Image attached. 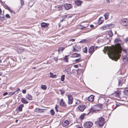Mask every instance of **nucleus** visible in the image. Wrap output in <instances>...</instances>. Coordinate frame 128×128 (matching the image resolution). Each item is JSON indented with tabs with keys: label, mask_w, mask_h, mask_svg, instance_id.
Listing matches in <instances>:
<instances>
[{
	"label": "nucleus",
	"mask_w": 128,
	"mask_h": 128,
	"mask_svg": "<svg viewBox=\"0 0 128 128\" xmlns=\"http://www.w3.org/2000/svg\"><path fill=\"white\" fill-rule=\"evenodd\" d=\"M114 44L115 46L113 48L108 50V56L109 58H111L110 55L112 56H115L117 54L121 53L122 48L120 46V44L122 43L121 40L119 38H116L114 40Z\"/></svg>",
	"instance_id": "obj_1"
},
{
	"label": "nucleus",
	"mask_w": 128,
	"mask_h": 128,
	"mask_svg": "<svg viewBox=\"0 0 128 128\" xmlns=\"http://www.w3.org/2000/svg\"><path fill=\"white\" fill-rule=\"evenodd\" d=\"M101 108V106L98 105H96L90 108V112L88 113L87 114L89 115L91 113L92 114V113L94 112L96 113L98 112L99 109Z\"/></svg>",
	"instance_id": "obj_2"
},
{
	"label": "nucleus",
	"mask_w": 128,
	"mask_h": 128,
	"mask_svg": "<svg viewBox=\"0 0 128 128\" xmlns=\"http://www.w3.org/2000/svg\"><path fill=\"white\" fill-rule=\"evenodd\" d=\"M104 123V119L102 117H101L98 118L95 124L98 126L101 127L102 126Z\"/></svg>",
	"instance_id": "obj_3"
},
{
	"label": "nucleus",
	"mask_w": 128,
	"mask_h": 128,
	"mask_svg": "<svg viewBox=\"0 0 128 128\" xmlns=\"http://www.w3.org/2000/svg\"><path fill=\"white\" fill-rule=\"evenodd\" d=\"M120 24L124 26H128V20L126 18L122 19L120 22Z\"/></svg>",
	"instance_id": "obj_4"
},
{
	"label": "nucleus",
	"mask_w": 128,
	"mask_h": 128,
	"mask_svg": "<svg viewBox=\"0 0 128 128\" xmlns=\"http://www.w3.org/2000/svg\"><path fill=\"white\" fill-rule=\"evenodd\" d=\"M113 26V25L110 24L104 26L100 28V29L102 30H104L108 28H112Z\"/></svg>",
	"instance_id": "obj_5"
},
{
	"label": "nucleus",
	"mask_w": 128,
	"mask_h": 128,
	"mask_svg": "<svg viewBox=\"0 0 128 128\" xmlns=\"http://www.w3.org/2000/svg\"><path fill=\"white\" fill-rule=\"evenodd\" d=\"M93 125V123L90 122H87L84 124V126L85 128H89L91 127Z\"/></svg>",
	"instance_id": "obj_6"
},
{
	"label": "nucleus",
	"mask_w": 128,
	"mask_h": 128,
	"mask_svg": "<svg viewBox=\"0 0 128 128\" xmlns=\"http://www.w3.org/2000/svg\"><path fill=\"white\" fill-rule=\"evenodd\" d=\"M68 104H72L73 102V98L72 96L70 94H68Z\"/></svg>",
	"instance_id": "obj_7"
},
{
	"label": "nucleus",
	"mask_w": 128,
	"mask_h": 128,
	"mask_svg": "<svg viewBox=\"0 0 128 128\" xmlns=\"http://www.w3.org/2000/svg\"><path fill=\"white\" fill-rule=\"evenodd\" d=\"M95 48L94 46H91L89 48L88 52L89 53L91 54H92L94 52Z\"/></svg>",
	"instance_id": "obj_8"
},
{
	"label": "nucleus",
	"mask_w": 128,
	"mask_h": 128,
	"mask_svg": "<svg viewBox=\"0 0 128 128\" xmlns=\"http://www.w3.org/2000/svg\"><path fill=\"white\" fill-rule=\"evenodd\" d=\"M78 110L81 112H82L86 108V106L83 104L80 105L78 107Z\"/></svg>",
	"instance_id": "obj_9"
},
{
	"label": "nucleus",
	"mask_w": 128,
	"mask_h": 128,
	"mask_svg": "<svg viewBox=\"0 0 128 128\" xmlns=\"http://www.w3.org/2000/svg\"><path fill=\"white\" fill-rule=\"evenodd\" d=\"M44 109H42L39 108H36L34 110V111L35 112L39 113H41L44 112Z\"/></svg>",
	"instance_id": "obj_10"
},
{
	"label": "nucleus",
	"mask_w": 128,
	"mask_h": 128,
	"mask_svg": "<svg viewBox=\"0 0 128 128\" xmlns=\"http://www.w3.org/2000/svg\"><path fill=\"white\" fill-rule=\"evenodd\" d=\"M69 123V122L68 120H64L62 122V124L63 126L65 127L68 126Z\"/></svg>",
	"instance_id": "obj_11"
},
{
	"label": "nucleus",
	"mask_w": 128,
	"mask_h": 128,
	"mask_svg": "<svg viewBox=\"0 0 128 128\" xmlns=\"http://www.w3.org/2000/svg\"><path fill=\"white\" fill-rule=\"evenodd\" d=\"M63 6L66 9L68 10L72 8V6L71 4H64Z\"/></svg>",
	"instance_id": "obj_12"
},
{
	"label": "nucleus",
	"mask_w": 128,
	"mask_h": 128,
	"mask_svg": "<svg viewBox=\"0 0 128 128\" xmlns=\"http://www.w3.org/2000/svg\"><path fill=\"white\" fill-rule=\"evenodd\" d=\"M81 49L80 47L78 46H76L75 47L73 48V51L77 52L80 51Z\"/></svg>",
	"instance_id": "obj_13"
},
{
	"label": "nucleus",
	"mask_w": 128,
	"mask_h": 128,
	"mask_svg": "<svg viewBox=\"0 0 128 128\" xmlns=\"http://www.w3.org/2000/svg\"><path fill=\"white\" fill-rule=\"evenodd\" d=\"M106 34L107 35H108L110 37H112L113 35V34L112 31L110 30L107 31Z\"/></svg>",
	"instance_id": "obj_14"
},
{
	"label": "nucleus",
	"mask_w": 128,
	"mask_h": 128,
	"mask_svg": "<svg viewBox=\"0 0 128 128\" xmlns=\"http://www.w3.org/2000/svg\"><path fill=\"white\" fill-rule=\"evenodd\" d=\"M60 106H63L65 107L66 106V105L65 102L63 101V99H62L61 100L60 102Z\"/></svg>",
	"instance_id": "obj_15"
},
{
	"label": "nucleus",
	"mask_w": 128,
	"mask_h": 128,
	"mask_svg": "<svg viewBox=\"0 0 128 128\" xmlns=\"http://www.w3.org/2000/svg\"><path fill=\"white\" fill-rule=\"evenodd\" d=\"M104 20L103 17H100L99 19L98 20V23L99 24H102L104 22Z\"/></svg>",
	"instance_id": "obj_16"
},
{
	"label": "nucleus",
	"mask_w": 128,
	"mask_h": 128,
	"mask_svg": "<svg viewBox=\"0 0 128 128\" xmlns=\"http://www.w3.org/2000/svg\"><path fill=\"white\" fill-rule=\"evenodd\" d=\"M4 6L6 9L8 10L9 11L11 12L12 13L14 14V12L10 10V8L8 6L4 4Z\"/></svg>",
	"instance_id": "obj_17"
},
{
	"label": "nucleus",
	"mask_w": 128,
	"mask_h": 128,
	"mask_svg": "<svg viewBox=\"0 0 128 128\" xmlns=\"http://www.w3.org/2000/svg\"><path fill=\"white\" fill-rule=\"evenodd\" d=\"M120 92H116L113 94V96L117 98H119Z\"/></svg>",
	"instance_id": "obj_18"
},
{
	"label": "nucleus",
	"mask_w": 128,
	"mask_h": 128,
	"mask_svg": "<svg viewBox=\"0 0 128 128\" xmlns=\"http://www.w3.org/2000/svg\"><path fill=\"white\" fill-rule=\"evenodd\" d=\"M125 80L124 79H122V80H120L118 81V85L121 86L124 83Z\"/></svg>",
	"instance_id": "obj_19"
},
{
	"label": "nucleus",
	"mask_w": 128,
	"mask_h": 128,
	"mask_svg": "<svg viewBox=\"0 0 128 128\" xmlns=\"http://www.w3.org/2000/svg\"><path fill=\"white\" fill-rule=\"evenodd\" d=\"M94 98V97L93 95H91L88 98V100L90 102H92L93 101Z\"/></svg>",
	"instance_id": "obj_20"
},
{
	"label": "nucleus",
	"mask_w": 128,
	"mask_h": 128,
	"mask_svg": "<svg viewBox=\"0 0 128 128\" xmlns=\"http://www.w3.org/2000/svg\"><path fill=\"white\" fill-rule=\"evenodd\" d=\"M49 25L48 23H46L45 22H42L41 24V26L42 27H45L48 26Z\"/></svg>",
	"instance_id": "obj_21"
},
{
	"label": "nucleus",
	"mask_w": 128,
	"mask_h": 128,
	"mask_svg": "<svg viewBox=\"0 0 128 128\" xmlns=\"http://www.w3.org/2000/svg\"><path fill=\"white\" fill-rule=\"evenodd\" d=\"M80 54L77 53H75L73 54L72 56V57L75 58L79 57Z\"/></svg>",
	"instance_id": "obj_22"
},
{
	"label": "nucleus",
	"mask_w": 128,
	"mask_h": 128,
	"mask_svg": "<svg viewBox=\"0 0 128 128\" xmlns=\"http://www.w3.org/2000/svg\"><path fill=\"white\" fill-rule=\"evenodd\" d=\"M82 3V2L79 0H77L75 2L76 4L78 6L80 5Z\"/></svg>",
	"instance_id": "obj_23"
},
{
	"label": "nucleus",
	"mask_w": 128,
	"mask_h": 128,
	"mask_svg": "<svg viewBox=\"0 0 128 128\" xmlns=\"http://www.w3.org/2000/svg\"><path fill=\"white\" fill-rule=\"evenodd\" d=\"M21 101L24 104H27L28 103V102L26 100V99L24 98H21Z\"/></svg>",
	"instance_id": "obj_24"
},
{
	"label": "nucleus",
	"mask_w": 128,
	"mask_h": 128,
	"mask_svg": "<svg viewBox=\"0 0 128 128\" xmlns=\"http://www.w3.org/2000/svg\"><path fill=\"white\" fill-rule=\"evenodd\" d=\"M63 6H61L58 5L56 6V8L58 10H62V8Z\"/></svg>",
	"instance_id": "obj_25"
},
{
	"label": "nucleus",
	"mask_w": 128,
	"mask_h": 128,
	"mask_svg": "<svg viewBox=\"0 0 128 128\" xmlns=\"http://www.w3.org/2000/svg\"><path fill=\"white\" fill-rule=\"evenodd\" d=\"M122 59L124 61L127 62L128 60V58L126 56H122Z\"/></svg>",
	"instance_id": "obj_26"
},
{
	"label": "nucleus",
	"mask_w": 128,
	"mask_h": 128,
	"mask_svg": "<svg viewBox=\"0 0 128 128\" xmlns=\"http://www.w3.org/2000/svg\"><path fill=\"white\" fill-rule=\"evenodd\" d=\"M109 14L108 12H106L104 14V16L106 20L108 18Z\"/></svg>",
	"instance_id": "obj_27"
},
{
	"label": "nucleus",
	"mask_w": 128,
	"mask_h": 128,
	"mask_svg": "<svg viewBox=\"0 0 128 128\" xmlns=\"http://www.w3.org/2000/svg\"><path fill=\"white\" fill-rule=\"evenodd\" d=\"M41 88L43 90H46L47 89V87L46 85L42 84L41 86Z\"/></svg>",
	"instance_id": "obj_28"
},
{
	"label": "nucleus",
	"mask_w": 128,
	"mask_h": 128,
	"mask_svg": "<svg viewBox=\"0 0 128 128\" xmlns=\"http://www.w3.org/2000/svg\"><path fill=\"white\" fill-rule=\"evenodd\" d=\"M50 77L52 78H56V74L54 75L51 72H50Z\"/></svg>",
	"instance_id": "obj_29"
},
{
	"label": "nucleus",
	"mask_w": 128,
	"mask_h": 128,
	"mask_svg": "<svg viewBox=\"0 0 128 128\" xmlns=\"http://www.w3.org/2000/svg\"><path fill=\"white\" fill-rule=\"evenodd\" d=\"M24 106V105L23 104H20L18 107V109L19 111H21L22 110V108Z\"/></svg>",
	"instance_id": "obj_30"
},
{
	"label": "nucleus",
	"mask_w": 128,
	"mask_h": 128,
	"mask_svg": "<svg viewBox=\"0 0 128 128\" xmlns=\"http://www.w3.org/2000/svg\"><path fill=\"white\" fill-rule=\"evenodd\" d=\"M26 98L29 100H31L32 98V96L29 94L28 95L26 96Z\"/></svg>",
	"instance_id": "obj_31"
},
{
	"label": "nucleus",
	"mask_w": 128,
	"mask_h": 128,
	"mask_svg": "<svg viewBox=\"0 0 128 128\" xmlns=\"http://www.w3.org/2000/svg\"><path fill=\"white\" fill-rule=\"evenodd\" d=\"M68 56H66L64 59V60L65 62H68Z\"/></svg>",
	"instance_id": "obj_32"
},
{
	"label": "nucleus",
	"mask_w": 128,
	"mask_h": 128,
	"mask_svg": "<svg viewBox=\"0 0 128 128\" xmlns=\"http://www.w3.org/2000/svg\"><path fill=\"white\" fill-rule=\"evenodd\" d=\"M64 48L63 47H59L58 48V53H59L61 51L62 52L64 50Z\"/></svg>",
	"instance_id": "obj_33"
},
{
	"label": "nucleus",
	"mask_w": 128,
	"mask_h": 128,
	"mask_svg": "<svg viewBox=\"0 0 128 128\" xmlns=\"http://www.w3.org/2000/svg\"><path fill=\"white\" fill-rule=\"evenodd\" d=\"M124 94L125 95H128V88L126 89L124 91Z\"/></svg>",
	"instance_id": "obj_34"
},
{
	"label": "nucleus",
	"mask_w": 128,
	"mask_h": 128,
	"mask_svg": "<svg viewBox=\"0 0 128 128\" xmlns=\"http://www.w3.org/2000/svg\"><path fill=\"white\" fill-rule=\"evenodd\" d=\"M86 114H82L80 116V118L81 120H82L85 117V115Z\"/></svg>",
	"instance_id": "obj_35"
},
{
	"label": "nucleus",
	"mask_w": 128,
	"mask_h": 128,
	"mask_svg": "<svg viewBox=\"0 0 128 128\" xmlns=\"http://www.w3.org/2000/svg\"><path fill=\"white\" fill-rule=\"evenodd\" d=\"M50 114L53 115L55 114V112L53 109H51L50 111Z\"/></svg>",
	"instance_id": "obj_36"
},
{
	"label": "nucleus",
	"mask_w": 128,
	"mask_h": 128,
	"mask_svg": "<svg viewBox=\"0 0 128 128\" xmlns=\"http://www.w3.org/2000/svg\"><path fill=\"white\" fill-rule=\"evenodd\" d=\"M59 91L60 92L61 94L62 95L63 94L65 93V91L63 90L60 89L59 90Z\"/></svg>",
	"instance_id": "obj_37"
},
{
	"label": "nucleus",
	"mask_w": 128,
	"mask_h": 128,
	"mask_svg": "<svg viewBox=\"0 0 128 128\" xmlns=\"http://www.w3.org/2000/svg\"><path fill=\"white\" fill-rule=\"evenodd\" d=\"M82 61V60L80 58L78 59L75 60V62H79Z\"/></svg>",
	"instance_id": "obj_38"
},
{
	"label": "nucleus",
	"mask_w": 128,
	"mask_h": 128,
	"mask_svg": "<svg viewBox=\"0 0 128 128\" xmlns=\"http://www.w3.org/2000/svg\"><path fill=\"white\" fill-rule=\"evenodd\" d=\"M64 78H65V75H62L61 77V80L62 81H64Z\"/></svg>",
	"instance_id": "obj_39"
},
{
	"label": "nucleus",
	"mask_w": 128,
	"mask_h": 128,
	"mask_svg": "<svg viewBox=\"0 0 128 128\" xmlns=\"http://www.w3.org/2000/svg\"><path fill=\"white\" fill-rule=\"evenodd\" d=\"M88 26H82V28H80V26H79V28L80 29L82 30H84L85 28H86V27Z\"/></svg>",
	"instance_id": "obj_40"
},
{
	"label": "nucleus",
	"mask_w": 128,
	"mask_h": 128,
	"mask_svg": "<svg viewBox=\"0 0 128 128\" xmlns=\"http://www.w3.org/2000/svg\"><path fill=\"white\" fill-rule=\"evenodd\" d=\"M58 106H59L58 105H57V104L56 105V106L55 107V110L56 112H58Z\"/></svg>",
	"instance_id": "obj_41"
},
{
	"label": "nucleus",
	"mask_w": 128,
	"mask_h": 128,
	"mask_svg": "<svg viewBox=\"0 0 128 128\" xmlns=\"http://www.w3.org/2000/svg\"><path fill=\"white\" fill-rule=\"evenodd\" d=\"M83 52L84 53H86L87 51V49L86 47H85L83 49Z\"/></svg>",
	"instance_id": "obj_42"
},
{
	"label": "nucleus",
	"mask_w": 128,
	"mask_h": 128,
	"mask_svg": "<svg viewBox=\"0 0 128 128\" xmlns=\"http://www.w3.org/2000/svg\"><path fill=\"white\" fill-rule=\"evenodd\" d=\"M17 51L18 53H21L22 52V50L21 49H19Z\"/></svg>",
	"instance_id": "obj_43"
},
{
	"label": "nucleus",
	"mask_w": 128,
	"mask_h": 128,
	"mask_svg": "<svg viewBox=\"0 0 128 128\" xmlns=\"http://www.w3.org/2000/svg\"><path fill=\"white\" fill-rule=\"evenodd\" d=\"M80 100H77L76 102V104H79L80 103Z\"/></svg>",
	"instance_id": "obj_44"
},
{
	"label": "nucleus",
	"mask_w": 128,
	"mask_h": 128,
	"mask_svg": "<svg viewBox=\"0 0 128 128\" xmlns=\"http://www.w3.org/2000/svg\"><path fill=\"white\" fill-rule=\"evenodd\" d=\"M6 18H10V16L8 14H6Z\"/></svg>",
	"instance_id": "obj_45"
},
{
	"label": "nucleus",
	"mask_w": 128,
	"mask_h": 128,
	"mask_svg": "<svg viewBox=\"0 0 128 128\" xmlns=\"http://www.w3.org/2000/svg\"><path fill=\"white\" fill-rule=\"evenodd\" d=\"M22 92L24 94H25L26 92V90H22Z\"/></svg>",
	"instance_id": "obj_46"
},
{
	"label": "nucleus",
	"mask_w": 128,
	"mask_h": 128,
	"mask_svg": "<svg viewBox=\"0 0 128 128\" xmlns=\"http://www.w3.org/2000/svg\"><path fill=\"white\" fill-rule=\"evenodd\" d=\"M69 41H72V42H74L75 41V40L74 39H70L69 40Z\"/></svg>",
	"instance_id": "obj_47"
},
{
	"label": "nucleus",
	"mask_w": 128,
	"mask_h": 128,
	"mask_svg": "<svg viewBox=\"0 0 128 128\" xmlns=\"http://www.w3.org/2000/svg\"><path fill=\"white\" fill-rule=\"evenodd\" d=\"M124 41L126 42L128 41V37L124 39Z\"/></svg>",
	"instance_id": "obj_48"
},
{
	"label": "nucleus",
	"mask_w": 128,
	"mask_h": 128,
	"mask_svg": "<svg viewBox=\"0 0 128 128\" xmlns=\"http://www.w3.org/2000/svg\"><path fill=\"white\" fill-rule=\"evenodd\" d=\"M8 94V93L7 92H6L3 94V95L4 96H5L7 95Z\"/></svg>",
	"instance_id": "obj_49"
},
{
	"label": "nucleus",
	"mask_w": 128,
	"mask_h": 128,
	"mask_svg": "<svg viewBox=\"0 0 128 128\" xmlns=\"http://www.w3.org/2000/svg\"><path fill=\"white\" fill-rule=\"evenodd\" d=\"M20 2H21V4L22 5H23L24 4V2L23 1H22V0H20Z\"/></svg>",
	"instance_id": "obj_50"
},
{
	"label": "nucleus",
	"mask_w": 128,
	"mask_h": 128,
	"mask_svg": "<svg viewBox=\"0 0 128 128\" xmlns=\"http://www.w3.org/2000/svg\"><path fill=\"white\" fill-rule=\"evenodd\" d=\"M119 106V105L116 104V106L115 107L114 109H116V108L118 107V106Z\"/></svg>",
	"instance_id": "obj_51"
},
{
	"label": "nucleus",
	"mask_w": 128,
	"mask_h": 128,
	"mask_svg": "<svg viewBox=\"0 0 128 128\" xmlns=\"http://www.w3.org/2000/svg\"><path fill=\"white\" fill-rule=\"evenodd\" d=\"M74 66L75 68H77L78 67V65H75Z\"/></svg>",
	"instance_id": "obj_52"
},
{
	"label": "nucleus",
	"mask_w": 128,
	"mask_h": 128,
	"mask_svg": "<svg viewBox=\"0 0 128 128\" xmlns=\"http://www.w3.org/2000/svg\"><path fill=\"white\" fill-rule=\"evenodd\" d=\"M90 27L92 28H93L94 27V26L93 25L91 24L90 25Z\"/></svg>",
	"instance_id": "obj_53"
},
{
	"label": "nucleus",
	"mask_w": 128,
	"mask_h": 128,
	"mask_svg": "<svg viewBox=\"0 0 128 128\" xmlns=\"http://www.w3.org/2000/svg\"><path fill=\"white\" fill-rule=\"evenodd\" d=\"M16 90L18 91V92L20 90V89L19 88H18L17 90Z\"/></svg>",
	"instance_id": "obj_54"
},
{
	"label": "nucleus",
	"mask_w": 128,
	"mask_h": 128,
	"mask_svg": "<svg viewBox=\"0 0 128 128\" xmlns=\"http://www.w3.org/2000/svg\"><path fill=\"white\" fill-rule=\"evenodd\" d=\"M84 40H82L80 42L82 43V42H84Z\"/></svg>",
	"instance_id": "obj_55"
},
{
	"label": "nucleus",
	"mask_w": 128,
	"mask_h": 128,
	"mask_svg": "<svg viewBox=\"0 0 128 128\" xmlns=\"http://www.w3.org/2000/svg\"><path fill=\"white\" fill-rule=\"evenodd\" d=\"M15 93V92H14L12 93L11 94V95H12L14 94Z\"/></svg>",
	"instance_id": "obj_56"
},
{
	"label": "nucleus",
	"mask_w": 128,
	"mask_h": 128,
	"mask_svg": "<svg viewBox=\"0 0 128 128\" xmlns=\"http://www.w3.org/2000/svg\"><path fill=\"white\" fill-rule=\"evenodd\" d=\"M2 73L1 72H0V76H2Z\"/></svg>",
	"instance_id": "obj_57"
},
{
	"label": "nucleus",
	"mask_w": 128,
	"mask_h": 128,
	"mask_svg": "<svg viewBox=\"0 0 128 128\" xmlns=\"http://www.w3.org/2000/svg\"><path fill=\"white\" fill-rule=\"evenodd\" d=\"M98 48V46H96L95 47V50H96Z\"/></svg>",
	"instance_id": "obj_58"
},
{
	"label": "nucleus",
	"mask_w": 128,
	"mask_h": 128,
	"mask_svg": "<svg viewBox=\"0 0 128 128\" xmlns=\"http://www.w3.org/2000/svg\"><path fill=\"white\" fill-rule=\"evenodd\" d=\"M2 12V11L1 9L0 8V14H1Z\"/></svg>",
	"instance_id": "obj_59"
},
{
	"label": "nucleus",
	"mask_w": 128,
	"mask_h": 128,
	"mask_svg": "<svg viewBox=\"0 0 128 128\" xmlns=\"http://www.w3.org/2000/svg\"><path fill=\"white\" fill-rule=\"evenodd\" d=\"M123 50V51L124 52H126V50H125V49H124Z\"/></svg>",
	"instance_id": "obj_60"
},
{
	"label": "nucleus",
	"mask_w": 128,
	"mask_h": 128,
	"mask_svg": "<svg viewBox=\"0 0 128 128\" xmlns=\"http://www.w3.org/2000/svg\"><path fill=\"white\" fill-rule=\"evenodd\" d=\"M14 92H15V93H16V92H17V94H18V91L17 90H16V91H15Z\"/></svg>",
	"instance_id": "obj_61"
},
{
	"label": "nucleus",
	"mask_w": 128,
	"mask_h": 128,
	"mask_svg": "<svg viewBox=\"0 0 128 128\" xmlns=\"http://www.w3.org/2000/svg\"><path fill=\"white\" fill-rule=\"evenodd\" d=\"M18 120H16V121H15V122H16V123H17V122H18Z\"/></svg>",
	"instance_id": "obj_62"
},
{
	"label": "nucleus",
	"mask_w": 128,
	"mask_h": 128,
	"mask_svg": "<svg viewBox=\"0 0 128 128\" xmlns=\"http://www.w3.org/2000/svg\"><path fill=\"white\" fill-rule=\"evenodd\" d=\"M77 128H82L81 127H80V126H78V127Z\"/></svg>",
	"instance_id": "obj_63"
},
{
	"label": "nucleus",
	"mask_w": 128,
	"mask_h": 128,
	"mask_svg": "<svg viewBox=\"0 0 128 128\" xmlns=\"http://www.w3.org/2000/svg\"><path fill=\"white\" fill-rule=\"evenodd\" d=\"M58 26H59V27H60V24H59Z\"/></svg>",
	"instance_id": "obj_64"
}]
</instances>
